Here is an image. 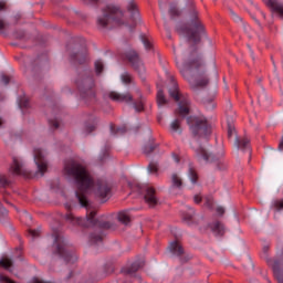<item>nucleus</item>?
I'll list each match as a JSON object with an SVG mask.
<instances>
[{
    "mask_svg": "<svg viewBox=\"0 0 283 283\" xmlns=\"http://www.w3.org/2000/svg\"><path fill=\"white\" fill-rule=\"evenodd\" d=\"M211 231L216 233V235H224V226L220 221H216L210 226Z\"/></svg>",
    "mask_w": 283,
    "mask_h": 283,
    "instance_id": "393cba45",
    "label": "nucleus"
},
{
    "mask_svg": "<svg viewBox=\"0 0 283 283\" xmlns=\"http://www.w3.org/2000/svg\"><path fill=\"white\" fill-rule=\"evenodd\" d=\"M234 134H235V127H233L231 124H228V138H233Z\"/></svg>",
    "mask_w": 283,
    "mask_h": 283,
    "instance_id": "79ce46f5",
    "label": "nucleus"
},
{
    "mask_svg": "<svg viewBox=\"0 0 283 283\" xmlns=\"http://www.w3.org/2000/svg\"><path fill=\"white\" fill-rule=\"evenodd\" d=\"M11 171L15 176H28V170L23 168V163L19 158L13 157V164L11 166Z\"/></svg>",
    "mask_w": 283,
    "mask_h": 283,
    "instance_id": "a211bd4d",
    "label": "nucleus"
},
{
    "mask_svg": "<svg viewBox=\"0 0 283 283\" xmlns=\"http://www.w3.org/2000/svg\"><path fill=\"white\" fill-rule=\"evenodd\" d=\"M117 220L122 222V224H129L132 222V218L129 217L128 211H120L117 214Z\"/></svg>",
    "mask_w": 283,
    "mask_h": 283,
    "instance_id": "a878e982",
    "label": "nucleus"
},
{
    "mask_svg": "<svg viewBox=\"0 0 283 283\" xmlns=\"http://www.w3.org/2000/svg\"><path fill=\"white\" fill-rule=\"evenodd\" d=\"M125 59L128 61V63H130L132 67L138 72V74H143V72H145V65L143 64V61H140V57L136 51L130 50L126 52Z\"/></svg>",
    "mask_w": 283,
    "mask_h": 283,
    "instance_id": "f8f14e48",
    "label": "nucleus"
},
{
    "mask_svg": "<svg viewBox=\"0 0 283 283\" xmlns=\"http://www.w3.org/2000/svg\"><path fill=\"white\" fill-rule=\"evenodd\" d=\"M12 259L10 258H2L0 260V266H2V269H6V271H11L10 269H12Z\"/></svg>",
    "mask_w": 283,
    "mask_h": 283,
    "instance_id": "c85d7f7f",
    "label": "nucleus"
},
{
    "mask_svg": "<svg viewBox=\"0 0 283 283\" xmlns=\"http://www.w3.org/2000/svg\"><path fill=\"white\" fill-rule=\"evenodd\" d=\"M189 178L191 182L193 184L198 182V174H196V170H193V168L189 169Z\"/></svg>",
    "mask_w": 283,
    "mask_h": 283,
    "instance_id": "e433bc0d",
    "label": "nucleus"
},
{
    "mask_svg": "<svg viewBox=\"0 0 283 283\" xmlns=\"http://www.w3.org/2000/svg\"><path fill=\"white\" fill-rule=\"evenodd\" d=\"M120 78H122V82L125 84V85H129V83H132V74H129V73H124V74H122V76H120Z\"/></svg>",
    "mask_w": 283,
    "mask_h": 283,
    "instance_id": "f704fd0d",
    "label": "nucleus"
},
{
    "mask_svg": "<svg viewBox=\"0 0 283 283\" xmlns=\"http://www.w3.org/2000/svg\"><path fill=\"white\" fill-rule=\"evenodd\" d=\"M159 8H163V2H159Z\"/></svg>",
    "mask_w": 283,
    "mask_h": 283,
    "instance_id": "0e129e2a",
    "label": "nucleus"
},
{
    "mask_svg": "<svg viewBox=\"0 0 283 283\" xmlns=\"http://www.w3.org/2000/svg\"><path fill=\"white\" fill-rule=\"evenodd\" d=\"M229 109H231V104H229Z\"/></svg>",
    "mask_w": 283,
    "mask_h": 283,
    "instance_id": "338daca9",
    "label": "nucleus"
},
{
    "mask_svg": "<svg viewBox=\"0 0 283 283\" xmlns=\"http://www.w3.org/2000/svg\"><path fill=\"white\" fill-rule=\"evenodd\" d=\"M76 85L80 90L81 98L84 103H95L96 102V93L94 90V80L92 77H86L82 82L77 81Z\"/></svg>",
    "mask_w": 283,
    "mask_h": 283,
    "instance_id": "1a4fd4ad",
    "label": "nucleus"
},
{
    "mask_svg": "<svg viewBox=\"0 0 283 283\" xmlns=\"http://www.w3.org/2000/svg\"><path fill=\"white\" fill-rule=\"evenodd\" d=\"M49 125L52 127V129H59V120L56 119H50Z\"/></svg>",
    "mask_w": 283,
    "mask_h": 283,
    "instance_id": "c03bdc74",
    "label": "nucleus"
},
{
    "mask_svg": "<svg viewBox=\"0 0 283 283\" xmlns=\"http://www.w3.org/2000/svg\"><path fill=\"white\" fill-rule=\"evenodd\" d=\"M169 14L171 19H176V17H180L181 12L176 4L171 3L169 8Z\"/></svg>",
    "mask_w": 283,
    "mask_h": 283,
    "instance_id": "c756f323",
    "label": "nucleus"
},
{
    "mask_svg": "<svg viewBox=\"0 0 283 283\" xmlns=\"http://www.w3.org/2000/svg\"><path fill=\"white\" fill-rule=\"evenodd\" d=\"M155 150H156V146H155V145H151V144L146 145V146L144 147V154H145L146 156H149V155L154 154Z\"/></svg>",
    "mask_w": 283,
    "mask_h": 283,
    "instance_id": "473e14b6",
    "label": "nucleus"
},
{
    "mask_svg": "<svg viewBox=\"0 0 283 283\" xmlns=\"http://www.w3.org/2000/svg\"><path fill=\"white\" fill-rule=\"evenodd\" d=\"M170 132L172 134H182V128L180 127V119H175L170 124Z\"/></svg>",
    "mask_w": 283,
    "mask_h": 283,
    "instance_id": "bb28decb",
    "label": "nucleus"
},
{
    "mask_svg": "<svg viewBox=\"0 0 283 283\" xmlns=\"http://www.w3.org/2000/svg\"><path fill=\"white\" fill-rule=\"evenodd\" d=\"M53 253L54 255H59V258L64 260V262H66L67 264H70V262L74 264V262L78 260V256H76V254H74V252L70 250V247L67 245V241H65V238L61 235L55 237V241L53 244Z\"/></svg>",
    "mask_w": 283,
    "mask_h": 283,
    "instance_id": "0eeeda50",
    "label": "nucleus"
},
{
    "mask_svg": "<svg viewBox=\"0 0 283 283\" xmlns=\"http://www.w3.org/2000/svg\"><path fill=\"white\" fill-rule=\"evenodd\" d=\"M25 216H27V218H30V214L27 213Z\"/></svg>",
    "mask_w": 283,
    "mask_h": 283,
    "instance_id": "69168bd1",
    "label": "nucleus"
},
{
    "mask_svg": "<svg viewBox=\"0 0 283 283\" xmlns=\"http://www.w3.org/2000/svg\"><path fill=\"white\" fill-rule=\"evenodd\" d=\"M144 266H145V262L136 261L130 266L124 268L122 270V273H124V275H134V273H136L137 271H140V269H143Z\"/></svg>",
    "mask_w": 283,
    "mask_h": 283,
    "instance_id": "6ab92c4d",
    "label": "nucleus"
},
{
    "mask_svg": "<svg viewBox=\"0 0 283 283\" xmlns=\"http://www.w3.org/2000/svg\"><path fill=\"white\" fill-rule=\"evenodd\" d=\"M70 59L73 63H77V65L87 63V48L83 46L81 50L76 48L75 52L70 54Z\"/></svg>",
    "mask_w": 283,
    "mask_h": 283,
    "instance_id": "4468645a",
    "label": "nucleus"
},
{
    "mask_svg": "<svg viewBox=\"0 0 283 283\" xmlns=\"http://www.w3.org/2000/svg\"><path fill=\"white\" fill-rule=\"evenodd\" d=\"M176 163H180V159H178V157L175 158Z\"/></svg>",
    "mask_w": 283,
    "mask_h": 283,
    "instance_id": "680f3d73",
    "label": "nucleus"
},
{
    "mask_svg": "<svg viewBox=\"0 0 283 283\" xmlns=\"http://www.w3.org/2000/svg\"><path fill=\"white\" fill-rule=\"evenodd\" d=\"M19 106L21 107V109H28V107H30V102L25 98H22Z\"/></svg>",
    "mask_w": 283,
    "mask_h": 283,
    "instance_id": "ea45409f",
    "label": "nucleus"
},
{
    "mask_svg": "<svg viewBox=\"0 0 283 283\" xmlns=\"http://www.w3.org/2000/svg\"><path fill=\"white\" fill-rule=\"evenodd\" d=\"M263 3L273 12L274 14H277L280 19L283 20V3L277 0H262Z\"/></svg>",
    "mask_w": 283,
    "mask_h": 283,
    "instance_id": "dca6fc26",
    "label": "nucleus"
},
{
    "mask_svg": "<svg viewBox=\"0 0 283 283\" xmlns=\"http://www.w3.org/2000/svg\"><path fill=\"white\" fill-rule=\"evenodd\" d=\"M217 213H219V216H224V208L218 207L217 208Z\"/></svg>",
    "mask_w": 283,
    "mask_h": 283,
    "instance_id": "6e6d98bb",
    "label": "nucleus"
},
{
    "mask_svg": "<svg viewBox=\"0 0 283 283\" xmlns=\"http://www.w3.org/2000/svg\"><path fill=\"white\" fill-rule=\"evenodd\" d=\"M187 123L195 138L211 136V124H209L207 117H188Z\"/></svg>",
    "mask_w": 283,
    "mask_h": 283,
    "instance_id": "39448f33",
    "label": "nucleus"
},
{
    "mask_svg": "<svg viewBox=\"0 0 283 283\" xmlns=\"http://www.w3.org/2000/svg\"><path fill=\"white\" fill-rule=\"evenodd\" d=\"M64 171L75 180L77 186L75 196L81 207H85L86 209V218L75 217L72 212H69L64 216V220L74 227H99V229H112V223L107 221L101 222L96 219V208L90 203L85 196V192L94 187V177H92L90 171H87L83 165L75 161L66 163Z\"/></svg>",
    "mask_w": 283,
    "mask_h": 283,
    "instance_id": "f257e3e1",
    "label": "nucleus"
},
{
    "mask_svg": "<svg viewBox=\"0 0 283 283\" xmlns=\"http://www.w3.org/2000/svg\"><path fill=\"white\" fill-rule=\"evenodd\" d=\"M263 251H264L265 253H268V252H269V245L263 247Z\"/></svg>",
    "mask_w": 283,
    "mask_h": 283,
    "instance_id": "052dcab7",
    "label": "nucleus"
},
{
    "mask_svg": "<svg viewBox=\"0 0 283 283\" xmlns=\"http://www.w3.org/2000/svg\"><path fill=\"white\" fill-rule=\"evenodd\" d=\"M102 15L97 18L99 28H108V25H123V11L116 7L108 6L102 10Z\"/></svg>",
    "mask_w": 283,
    "mask_h": 283,
    "instance_id": "20e7f679",
    "label": "nucleus"
},
{
    "mask_svg": "<svg viewBox=\"0 0 283 283\" xmlns=\"http://www.w3.org/2000/svg\"><path fill=\"white\" fill-rule=\"evenodd\" d=\"M147 169H148V172H149V174H158V163L151 161V163L148 165Z\"/></svg>",
    "mask_w": 283,
    "mask_h": 283,
    "instance_id": "72a5a7b5",
    "label": "nucleus"
},
{
    "mask_svg": "<svg viewBox=\"0 0 283 283\" xmlns=\"http://www.w3.org/2000/svg\"><path fill=\"white\" fill-rule=\"evenodd\" d=\"M85 129H86V133H87V134H92V132H94V129H96V126H94V125H87V126L85 127Z\"/></svg>",
    "mask_w": 283,
    "mask_h": 283,
    "instance_id": "864d4df0",
    "label": "nucleus"
},
{
    "mask_svg": "<svg viewBox=\"0 0 283 283\" xmlns=\"http://www.w3.org/2000/svg\"><path fill=\"white\" fill-rule=\"evenodd\" d=\"M279 149H280V151H283V137H282V139H281V142L279 144Z\"/></svg>",
    "mask_w": 283,
    "mask_h": 283,
    "instance_id": "4d7b16f0",
    "label": "nucleus"
},
{
    "mask_svg": "<svg viewBox=\"0 0 283 283\" xmlns=\"http://www.w3.org/2000/svg\"><path fill=\"white\" fill-rule=\"evenodd\" d=\"M145 202L154 209V207H158L160 205V201L158 200V197L156 196V189L153 187H146V193L144 196Z\"/></svg>",
    "mask_w": 283,
    "mask_h": 283,
    "instance_id": "2eb2a0df",
    "label": "nucleus"
},
{
    "mask_svg": "<svg viewBox=\"0 0 283 283\" xmlns=\"http://www.w3.org/2000/svg\"><path fill=\"white\" fill-rule=\"evenodd\" d=\"M127 11L130 13L133 21H137L140 18V13H138V4L136 1L129 0L127 4Z\"/></svg>",
    "mask_w": 283,
    "mask_h": 283,
    "instance_id": "412c9836",
    "label": "nucleus"
},
{
    "mask_svg": "<svg viewBox=\"0 0 283 283\" xmlns=\"http://www.w3.org/2000/svg\"><path fill=\"white\" fill-rule=\"evenodd\" d=\"M231 14H232L233 21H235L237 23H240V21H242V18L237 15L235 12L231 11Z\"/></svg>",
    "mask_w": 283,
    "mask_h": 283,
    "instance_id": "3c124183",
    "label": "nucleus"
},
{
    "mask_svg": "<svg viewBox=\"0 0 283 283\" xmlns=\"http://www.w3.org/2000/svg\"><path fill=\"white\" fill-rule=\"evenodd\" d=\"M168 249H169L170 253L172 255H177V258H180L181 255L185 254V250L182 249V245H180V243H178V241L170 242Z\"/></svg>",
    "mask_w": 283,
    "mask_h": 283,
    "instance_id": "4be33fe9",
    "label": "nucleus"
},
{
    "mask_svg": "<svg viewBox=\"0 0 283 283\" xmlns=\"http://www.w3.org/2000/svg\"><path fill=\"white\" fill-rule=\"evenodd\" d=\"M171 186L170 189H182V178L178 174H172L170 177Z\"/></svg>",
    "mask_w": 283,
    "mask_h": 283,
    "instance_id": "b1692460",
    "label": "nucleus"
},
{
    "mask_svg": "<svg viewBox=\"0 0 283 283\" xmlns=\"http://www.w3.org/2000/svg\"><path fill=\"white\" fill-rule=\"evenodd\" d=\"M39 230H29V235L32 238H39Z\"/></svg>",
    "mask_w": 283,
    "mask_h": 283,
    "instance_id": "603ef678",
    "label": "nucleus"
},
{
    "mask_svg": "<svg viewBox=\"0 0 283 283\" xmlns=\"http://www.w3.org/2000/svg\"><path fill=\"white\" fill-rule=\"evenodd\" d=\"M274 207H275L276 211H282V209H283V200L276 201L274 203Z\"/></svg>",
    "mask_w": 283,
    "mask_h": 283,
    "instance_id": "09e8293b",
    "label": "nucleus"
},
{
    "mask_svg": "<svg viewBox=\"0 0 283 283\" xmlns=\"http://www.w3.org/2000/svg\"><path fill=\"white\" fill-rule=\"evenodd\" d=\"M196 154L198 158H202V160H205L206 163H210L211 165H213L214 169H217L218 171H224L229 167V164L223 158L224 153H221L219 157H216L211 154H208L207 149H205L203 147H199L198 149H196Z\"/></svg>",
    "mask_w": 283,
    "mask_h": 283,
    "instance_id": "6e6552de",
    "label": "nucleus"
},
{
    "mask_svg": "<svg viewBox=\"0 0 283 283\" xmlns=\"http://www.w3.org/2000/svg\"><path fill=\"white\" fill-rule=\"evenodd\" d=\"M190 21L189 27H185L181 30L188 36L190 43L198 45L202 39V34H205V25L198 20V11L192 10Z\"/></svg>",
    "mask_w": 283,
    "mask_h": 283,
    "instance_id": "7ed1b4c3",
    "label": "nucleus"
},
{
    "mask_svg": "<svg viewBox=\"0 0 283 283\" xmlns=\"http://www.w3.org/2000/svg\"><path fill=\"white\" fill-rule=\"evenodd\" d=\"M203 103H205L207 109H213L216 107L213 99H205Z\"/></svg>",
    "mask_w": 283,
    "mask_h": 283,
    "instance_id": "a19ab883",
    "label": "nucleus"
},
{
    "mask_svg": "<svg viewBox=\"0 0 283 283\" xmlns=\"http://www.w3.org/2000/svg\"><path fill=\"white\" fill-rule=\"evenodd\" d=\"M193 200H195V203H196V205H200V202H202V197H200V195H196V196L193 197Z\"/></svg>",
    "mask_w": 283,
    "mask_h": 283,
    "instance_id": "5fc2aeb1",
    "label": "nucleus"
},
{
    "mask_svg": "<svg viewBox=\"0 0 283 283\" xmlns=\"http://www.w3.org/2000/svg\"><path fill=\"white\" fill-rule=\"evenodd\" d=\"M234 145L237 149H242V151H249L251 154V140L247 137L243 139L235 138Z\"/></svg>",
    "mask_w": 283,
    "mask_h": 283,
    "instance_id": "aec40b11",
    "label": "nucleus"
},
{
    "mask_svg": "<svg viewBox=\"0 0 283 283\" xmlns=\"http://www.w3.org/2000/svg\"><path fill=\"white\" fill-rule=\"evenodd\" d=\"M1 78V83H3V85H8L10 83V76L6 75V74H2L0 76Z\"/></svg>",
    "mask_w": 283,
    "mask_h": 283,
    "instance_id": "a18cd8bd",
    "label": "nucleus"
},
{
    "mask_svg": "<svg viewBox=\"0 0 283 283\" xmlns=\"http://www.w3.org/2000/svg\"><path fill=\"white\" fill-rule=\"evenodd\" d=\"M0 185L1 187H8V185H10V181H8V178H6V176L0 175Z\"/></svg>",
    "mask_w": 283,
    "mask_h": 283,
    "instance_id": "37998d69",
    "label": "nucleus"
},
{
    "mask_svg": "<svg viewBox=\"0 0 283 283\" xmlns=\"http://www.w3.org/2000/svg\"><path fill=\"white\" fill-rule=\"evenodd\" d=\"M91 244H101L103 242V235L93 233L90 237Z\"/></svg>",
    "mask_w": 283,
    "mask_h": 283,
    "instance_id": "7c9ffc66",
    "label": "nucleus"
},
{
    "mask_svg": "<svg viewBox=\"0 0 283 283\" xmlns=\"http://www.w3.org/2000/svg\"><path fill=\"white\" fill-rule=\"evenodd\" d=\"M185 222H191L193 220V209L190 210L189 213L184 214Z\"/></svg>",
    "mask_w": 283,
    "mask_h": 283,
    "instance_id": "58836bf2",
    "label": "nucleus"
},
{
    "mask_svg": "<svg viewBox=\"0 0 283 283\" xmlns=\"http://www.w3.org/2000/svg\"><path fill=\"white\" fill-rule=\"evenodd\" d=\"M85 6H96L101 0H82Z\"/></svg>",
    "mask_w": 283,
    "mask_h": 283,
    "instance_id": "de8ad7c7",
    "label": "nucleus"
},
{
    "mask_svg": "<svg viewBox=\"0 0 283 283\" xmlns=\"http://www.w3.org/2000/svg\"><path fill=\"white\" fill-rule=\"evenodd\" d=\"M171 83L172 87L168 91L169 96L170 98H174L176 103H179L176 114L178 116H181V118H185L186 116H189V109H191V102L189 101V98L180 94V92L178 91V84L174 81V77H171Z\"/></svg>",
    "mask_w": 283,
    "mask_h": 283,
    "instance_id": "423d86ee",
    "label": "nucleus"
},
{
    "mask_svg": "<svg viewBox=\"0 0 283 283\" xmlns=\"http://www.w3.org/2000/svg\"><path fill=\"white\" fill-rule=\"evenodd\" d=\"M0 101H3V96L0 95ZM3 125V119L0 117V127Z\"/></svg>",
    "mask_w": 283,
    "mask_h": 283,
    "instance_id": "13d9d810",
    "label": "nucleus"
},
{
    "mask_svg": "<svg viewBox=\"0 0 283 283\" xmlns=\"http://www.w3.org/2000/svg\"><path fill=\"white\" fill-rule=\"evenodd\" d=\"M33 157L39 174L43 176L48 171V159H45V151H43L41 148H34Z\"/></svg>",
    "mask_w": 283,
    "mask_h": 283,
    "instance_id": "9d476101",
    "label": "nucleus"
},
{
    "mask_svg": "<svg viewBox=\"0 0 283 283\" xmlns=\"http://www.w3.org/2000/svg\"><path fill=\"white\" fill-rule=\"evenodd\" d=\"M127 132V127L126 126H122V127H114V125H111V134H113L114 136H116V134H125Z\"/></svg>",
    "mask_w": 283,
    "mask_h": 283,
    "instance_id": "2f4dec72",
    "label": "nucleus"
},
{
    "mask_svg": "<svg viewBox=\"0 0 283 283\" xmlns=\"http://www.w3.org/2000/svg\"><path fill=\"white\" fill-rule=\"evenodd\" d=\"M109 98L115 101V103H132L134 101V96L129 93H118V92H111Z\"/></svg>",
    "mask_w": 283,
    "mask_h": 283,
    "instance_id": "f3484780",
    "label": "nucleus"
},
{
    "mask_svg": "<svg viewBox=\"0 0 283 283\" xmlns=\"http://www.w3.org/2000/svg\"><path fill=\"white\" fill-rule=\"evenodd\" d=\"M17 21H19V18H14V23H17Z\"/></svg>",
    "mask_w": 283,
    "mask_h": 283,
    "instance_id": "e2e57ef3",
    "label": "nucleus"
},
{
    "mask_svg": "<svg viewBox=\"0 0 283 283\" xmlns=\"http://www.w3.org/2000/svg\"><path fill=\"white\" fill-rule=\"evenodd\" d=\"M103 62L102 61H96L95 62V71H96V74H102L103 73Z\"/></svg>",
    "mask_w": 283,
    "mask_h": 283,
    "instance_id": "4c0bfd02",
    "label": "nucleus"
},
{
    "mask_svg": "<svg viewBox=\"0 0 283 283\" xmlns=\"http://www.w3.org/2000/svg\"><path fill=\"white\" fill-rule=\"evenodd\" d=\"M181 76L189 78L192 76L195 82H190L191 88L197 90L198 87H207L209 85V76L205 70V61L202 55L198 52L196 45L190 46V54L187 63L180 69Z\"/></svg>",
    "mask_w": 283,
    "mask_h": 283,
    "instance_id": "f03ea898",
    "label": "nucleus"
},
{
    "mask_svg": "<svg viewBox=\"0 0 283 283\" xmlns=\"http://www.w3.org/2000/svg\"><path fill=\"white\" fill-rule=\"evenodd\" d=\"M105 158H107V153H105L103 157H99L101 163H103V160H105Z\"/></svg>",
    "mask_w": 283,
    "mask_h": 283,
    "instance_id": "bf43d9fd",
    "label": "nucleus"
},
{
    "mask_svg": "<svg viewBox=\"0 0 283 283\" xmlns=\"http://www.w3.org/2000/svg\"><path fill=\"white\" fill-rule=\"evenodd\" d=\"M134 108L137 112H143V109H145V106L143 105V102H139V103H134Z\"/></svg>",
    "mask_w": 283,
    "mask_h": 283,
    "instance_id": "49530a36",
    "label": "nucleus"
},
{
    "mask_svg": "<svg viewBox=\"0 0 283 283\" xmlns=\"http://www.w3.org/2000/svg\"><path fill=\"white\" fill-rule=\"evenodd\" d=\"M143 43H144L146 50H151V42H149V40L143 38Z\"/></svg>",
    "mask_w": 283,
    "mask_h": 283,
    "instance_id": "8fccbe9b",
    "label": "nucleus"
},
{
    "mask_svg": "<svg viewBox=\"0 0 283 283\" xmlns=\"http://www.w3.org/2000/svg\"><path fill=\"white\" fill-rule=\"evenodd\" d=\"M6 218H8V210L0 203V222H3Z\"/></svg>",
    "mask_w": 283,
    "mask_h": 283,
    "instance_id": "c9c22d12",
    "label": "nucleus"
},
{
    "mask_svg": "<svg viewBox=\"0 0 283 283\" xmlns=\"http://www.w3.org/2000/svg\"><path fill=\"white\" fill-rule=\"evenodd\" d=\"M6 10H8V2L0 0V12H6ZM3 30H8V23L0 19V34H3Z\"/></svg>",
    "mask_w": 283,
    "mask_h": 283,
    "instance_id": "5701e85b",
    "label": "nucleus"
},
{
    "mask_svg": "<svg viewBox=\"0 0 283 283\" xmlns=\"http://www.w3.org/2000/svg\"><path fill=\"white\" fill-rule=\"evenodd\" d=\"M266 263L273 269L279 283H283V255L279 259H266Z\"/></svg>",
    "mask_w": 283,
    "mask_h": 283,
    "instance_id": "ddd939ff",
    "label": "nucleus"
},
{
    "mask_svg": "<svg viewBox=\"0 0 283 283\" xmlns=\"http://www.w3.org/2000/svg\"><path fill=\"white\" fill-rule=\"evenodd\" d=\"M168 101L167 97H165V92L163 90H159L157 92V104L159 107H163L164 105H167Z\"/></svg>",
    "mask_w": 283,
    "mask_h": 283,
    "instance_id": "cd10ccee",
    "label": "nucleus"
},
{
    "mask_svg": "<svg viewBox=\"0 0 283 283\" xmlns=\"http://www.w3.org/2000/svg\"><path fill=\"white\" fill-rule=\"evenodd\" d=\"M94 191L97 198L106 202V200L109 199V196H112V186L107 184V181L98 180L95 185Z\"/></svg>",
    "mask_w": 283,
    "mask_h": 283,
    "instance_id": "9b49d317",
    "label": "nucleus"
}]
</instances>
